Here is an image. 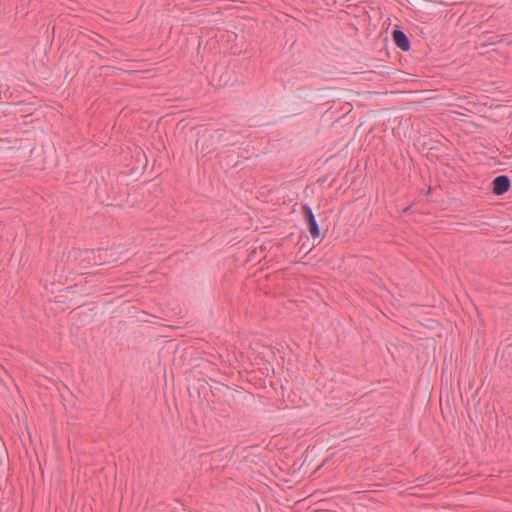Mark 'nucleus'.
I'll return each mask as SVG.
<instances>
[{"instance_id":"obj_3","label":"nucleus","mask_w":512,"mask_h":512,"mask_svg":"<svg viewBox=\"0 0 512 512\" xmlns=\"http://www.w3.org/2000/svg\"><path fill=\"white\" fill-rule=\"evenodd\" d=\"M394 44L402 51H409L411 48V42L406 33L399 27L396 26L391 33Z\"/></svg>"},{"instance_id":"obj_4","label":"nucleus","mask_w":512,"mask_h":512,"mask_svg":"<svg viewBox=\"0 0 512 512\" xmlns=\"http://www.w3.org/2000/svg\"><path fill=\"white\" fill-rule=\"evenodd\" d=\"M421 149L422 151L427 150V158L432 162L436 160H441L444 157L445 152L447 150L446 147H443V143H441L440 141H432V145L430 147H425L424 144L423 147H421Z\"/></svg>"},{"instance_id":"obj_1","label":"nucleus","mask_w":512,"mask_h":512,"mask_svg":"<svg viewBox=\"0 0 512 512\" xmlns=\"http://www.w3.org/2000/svg\"><path fill=\"white\" fill-rule=\"evenodd\" d=\"M301 214L313 239L323 238L324 234L321 233L319 224L317 223L316 217L312 211V208L308 204L301 206Z\"/></svg>"},{"instance_id":"obj_10","label":"nucleus","mask_w":512,"mask_h":512,"mask_svg":"<svg viewBox=\"0 0 512 512\" xmlns=\"http://www.w3.org/2000/svg\"><path fill=\"white\" fill-rule=\"evenodd\" d=\"M431 192H432V187L429 186L426 194L429 195V194H431Z\"/></svg>"},{"instance_id":"obj_11","label":"nucleus","mask_w":512,"mask_h":512,"mask_svg":"<svg viewBox=\"0 0 512 512\" xmlns=\"http://www.w3.org/2000/svg\"><path fill=\"white\" fill-rule=\"evenodd\" d=\"M76 287H77V285H74V286H70V287H68L67 289H68V290H72V289H75Z\"/></svg>"},{"instance_id":"obj_7","label":"nucleus","mask_w":512,"mask_h":512,"mask_svg":"<svg viewBox=\"0 0 512 512\" xmlns=\"http://www.w3.org/2000/svg\"><path fill=\"white\" fill-rule=\"evenodd\" d=\"M309 89L307 87H300L298 89L299 96L304 95Z\"/></svg>"},{"instance_id":"obj_2","label":"nucleus","mask_w":512,"mask_h":512,"mask_svg":"<svg viewBox=\"0 0 512 512\" xmlns=\"http://www.w3.org/2000/svg\"><path fill=\"white\" fill-rule=\"evenodd\" d=\"M511 188V180L508 175L496 176L491 183V190L494 195L500 196L507 193Z\"/></svg>"},{"instance_id":"obj_5","label":"nucleus","mask_w":512,"mask_h":512,"mask_svg":"<svg viewBox=\"0 0 512 512\" xmlns=\"http://www.w3.org/2000/svg\"><path fill=\"white\" fill-rule=\"evenodd\" d=\"M97 251L99 252V255L98 256H94L93 258L89 259V263L92 264V265H103L107 262L106 259H104L100 252L103 251V249L99 248L97 249Z\"/></svg>"},{"instance_id":"obj_6","label":"nucleus","mask_w":512,"mask_h":512,"mask_svg":"<svg viewBox=\"0 0 512 512\" xmlns=\"http://www.w3.org/2000/svg\"><path fill=\"white\" fill-rule=\"evenodd\" d=\"M486 39L483 43V46H487V45H494V44H497V43H500L502 40L501 39H496L495 37L493 36H484Z\"/></svg>"},{"instance_id":"obj_8","label":"nucleus","mask_w":512,"mask_h":512,"mask_svg":"<svg viewBox=\"0 0 512 512\" xmlns=\"http://www.w3.org/2000/svg\"><path fill=\"white\" fill-rule=\"evenodd\" d=\"M83 252H85V253H94L95 250L94 249H85Z\"/></svg>"},{"instance_id":"obj_9","label":"nucleus","mask_w":512,"mask_h":512,"mask_svg":"<svg viewBox=\"0 0 512 512\" xmlns=\"http://www.w3.org/2000/svg\"><path fill=\"white\" fill-rule=\"evenodd\" d=\"M410 209H411V206H407V207H405V208L403 209V212H404V213H407V212H409V211H410Z\"/></svg>"}]
</instances>
